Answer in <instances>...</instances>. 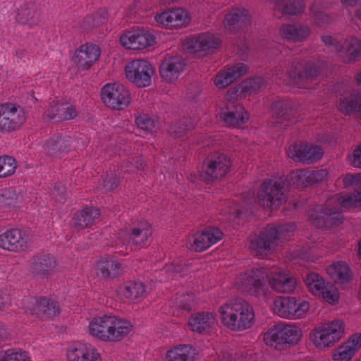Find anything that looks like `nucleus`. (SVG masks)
<instances>
[{
    "instance_id": "09e8293b",
    "label": "nucleus",
    "mask_w": 361,
    "mask_h": 361,
    "mask_svg": "<svg viewBox=\"0 0 361 361\" xmlns=\"http://www.w3.org/2000/svg\"><path fill=\"white\" fill-rule=\"evenodd\" d=\"M17 161L10 156L0 157V178H5L14 173Z\"/></svg>"
},
{
    "instance_id": "473e14b6",
    "label": "nucleus",
    "mask_w": 361,
    "mask_h": 361,
    "mask_svg": "<svg viewBox=\"0 0 361 361\" xmlns=\"http://www.w3.org/2000/svg\"><path fill=\"white\" fill-rule=\"evenodd\" d=\"M249 23L250 16L245 8H233L225 16L224 27L230 32H236Z\"/></svg>"
},
{
    "instance_id": "f03ea898",
    "label": "nucleus",
    "mask_w": 361,
    "mask_h": 361,
    "mask_svg": "<svg viewBox=\"0 0 361 361\" xmlns=\"http://www.w3.org/2000/svg\"><path fill=\"white\" fill-rule=\"evenodd\" d=\"M133 325L127 320L114 315L104 314L93 318L89 323V334L105 342H117L127 336Z\"/></svg>"
},
{
    "instance_id": "58836bf2",
    "label": "nucleus",
    "mask_w": 361,
    "mask_h": 361,
    "mask_svg": "<svg viewBox=\"0 0 361 361\" xmlns=\"http://www.w3.org/2000/svg\"><path fill=\"white\" fill-rule=\"evenodd\" d=\"M44 150L51 157H56L70 148V137L64 135H54L44 145Z\"/></svg>"
},
{
    "instance_id": "37998d69",
    "label": "nucleus",
    "mask_w": 361,
    "mask_h": 361,
    "mask_svg": "<svg viewBox=\"0 0 361 361\" xmlns=\"http://www.w3.org/2000/svg\"><path fill=\"white\" fill-rule=\"evenodd\" d=\"M195 121L190 117H184L178 121L171 124L169 128L171 136L178 138L183 136L186 133L195 127Z\"/></svg>"
},
{
    "instance_id": "cd10ccee",
    "label": "nucleus",
    "mask_w": 361,
    "mask_h": 361,
    "mask_svg": "<svg viewBox=\"0 0 361 361\" xmlns=\"http://www.w3.org/2000/svg\"><path fill=\"white\" fill-rule=\"evenodd\" d=\"M30 314L37 317L45 320L52 318L59 314V304L54 300L40 298L36 299L33 303V307L30 310Z\"/></svg>"
},
{
    "instance_id": "b1692460",
    "label": "nucleus",
    "mask_w": 361,
    "mask_h": 361,
    "mask_svg": "<svg viewBox=\"0 0 361 361\" xmlns=\"http://www.w3.org/2000/svg\"><path fill=\"white\" fill-rule=\"evenodd\" d=\"M44 115L49 120L59 122L75 118L78 116V112L68 102H52L44 112Z\"/></svg>"
},
{
    "instance_id": "f257e3e1",
    "label": "nucleus",
    "mask_w": 361,
    "mask_h": 361,
    "mask_svg": "<svg viewBox=\"0 0 361 361\" xmlns=\"http://www.w3.org/2000/svg\"><path fill=\"white\" fill-rule=\"evenodd\" d=\"M307 171L292 172L288 181L265 180L259 190L257 202L264 208H277L286 200V191L288 185L295 187H305L308 183Z\"/></svg>"
},
{
    "instance_id": "9b49d317",
    "label": "nucleus",
    "mask_w": 361,
    "mask_h": 361,
    "mask_svg": "<svg viewBox=\"0 0 361 361\" xmlns=\"http://www.w3.org/2000/svg\"><path fill=\"white\" fill-rule=\"evenodd\" d=\"M154 73L153 66L145 60H134L126 66V78L140 87L149 86Z\"/></svg>"
},
{
    "instance_id": "e2e57ef3",
    "label": "nucleus",
    "mask_w": 361,
    "mask_h": 361,
    "mask_svg": "<svg viewBox=\"0 0 361 361\" xmlns=\"http://www.w3.org/2000/svg\"><path fill=\"white\" fill-rule=\"evenodd\" d=\"M51 195L56 201L64 202L66 200V188L61 184L56 185L52 190Z\"/></svg>"
},
{
    "instance_id": "2eb2a0df",
    "label": "nucleus",
    "mask_w": 361,
    "mask_h": 361,
    "mask_svg": "<svg viewBox=\"0 0 361 361\" xmlns=\"http://www.w3.org/2000/svg\"><path fill=\"white\" fill-rule=\"evenodd\" d=\"M30 240L27 231L11 228L0 235V247L10 252H20L28 247Z\"/></svg>"
},
{
    "instance_id": "c03bdc74",
    "label": "nucleus",
    "mask_w": 361,
    "mask_h": 361,
    "mask_svg": "<svg viewBox=\"0 0 361 361\" xmlns=\"http://www.w3.org/2000/svg\"><path fill=\"white\" fill-rule=\"evenodd\" d=\"M120 292L126 298L135 300L142 297L146 289L142 282H128L120 288Z\"/></svg>"
},
{
    "instance_id": "1a4fd4ad",
    "label": "nucleus",
    "mask_w": 361,
    "mask_h": 361,
    "mask_svg": "<svg viewBox=\"0 0 361 361\" xmlns=\"http://www.w3.org/2000/svg\"><path fill=\"white\" fill-rule=\"evenodd\" d=\"M334 200H328L324 205L317 206L310 211V220L317 228L331 227L343 222V216L333 203Z\"/></svg>"
},
{
    "instance_id": "a211bd4d",
    "label": "nucleus",
    "mask_w": 361,
    "mask_h": 361,
    "mask_svg": "<svg viewBox=\"0 0 361 361\" xmlns=\"http://www.w3.org/2000/svg\"><path fill=\"white\" fill-rule=\"evenodd\" d=\"M124 234L129 243L142 247L148 244L152 235V228L147 221H140L127 228Z\"/></svg>"
},
{
    "instance_id": "e433bc0d",
    "label": "nucleus",
    "mask_w": 361,
    "mask_h": 361,
    "mask_svg": "<svg viewBox=\"0 0 361 361\" xmlns=\"http://www.w3.org/2000/svg\"><path fill=\"white\" fill-rule=\"evenodd\" d=\"M197 355V350L191 345H178L168 350V361H194Z\"/></svg>"
},
{
    "instance_id": "052dcab7",
    "label": "nucleus",
    "mask_w": 361,
    "mask_h": 361,
    "mask_svg": "<svg viewBox=\"0 0 361 361\" xmlns=\"http://www.w3.org/2000/svg\"><path fill=\"white\" fill-rule=\"evenodd\" d=\"M118 178L114 173L107 174L106 178L103 180L104 188L107 191L115 189L118 185Z\"/></svg>"
},
{
    "instance_id": "a878e982",
    "label": "nucleus",
    "mask_w": 361,
    "mask_h": 361,
    "mask_svg": "<svg viewBox=\"0 0 361 361\" xmlns=\"http://www.w3.org/2000/svg\"><path fill=\"white\" fill-rule=\"evenodd\" d=\"M185 66V63L180 56L166 58L159 68L161 77L167 82H171L178 78Z\"/></svg>"
},
{
    "instance_id": "6e6552de",
    "label": "nucleus",
    "mask_w": 361,
    "mask_h": 361,
    "mask_svg": "<svg viewBox=\"0 0 361 361\" xmlns=\"http://www.w3.org/2000/svg\"><path fill=\"white\" fill-rule=\"evenodd\" d=\"M24 109L16 104H0V133H11L19 130L26 122Z\"/></svg>"
},
{
    "instance_id": "393cba45",
    "label": "nucleus",
    "mask_w": 361,
    "mask_h": 361,
    "mask_svg": "<svg viewBox=\"0 0 361 361\" xmlns=\"http://www.w3.org/2000/svg\"><path fill=\"white\" fill-rule=\"evenodd\" d=\"M267 278L270 286L277 292L289 293L295 288V279L278 269H272Z\"/></svg>"
},
{
    "instance_id": "7c9ffc66",
    "label": "nucleus",
    "mask_w": 361,
    "mask_h": 361,
    "mask_svg": "<svg viewBox=\"0 0 361 361\" xmlns=\"http://www.w3.org/2000/svg\"><path fill=\"white\" fill-rule=\"evenodd\" d=\"M97 276L104 279H114L121 273V264L114 257L105 256L96 262Z\"/></svg>"
},
{
    "instance_id": "f3484780",
    "label": "nucleus",
    "mask_w": 361,
    "mask_h": 361,
    "mask_svg": "<svg viewBox=\"0 0 361 361\" xmlns=\"http://www.w3.org/2000/svg\"><path fill=\"white\" fill-rule=\"evenodd\" d=\"M121 44L128 49H142L155 44L154 35L145 30L128 32L120 37Z\"/></svg>"
},
{
    "instance_id": "a18cd8bd",
    "label": "nucleus",
    "mask_w": 361,
    "mask_h": 361,
    "mask_svg": "<svg viewBox=\"0 0 361 361\" xmlns=\"http://www.w3.org/2000/svg\"><path fill=\"white\" fill-rule=\"evenodd\" d=\"M264 80L260 77L246 79L239 85V88L241 90V93L245 94L257 93L264 88Z\"/></svg>"
},
{
    "instance_id": "603ef678",
    "label": "nucleus",
    "mask_w": 361,
    "mask_h": 361,
    "mask_svg": "<svg viewBox=\"0 0 361 361\" xmlns=\"http://www.w3.org/2000/svg\"><path fill=\"white\" fill-rule=\"evenodd\" d=\"M0 361H30L25 352H17L8 350L0 352Z\"/></svg>"
},
{
    "instance_id": "79ce46f5",
    "label": "nucleus",
    "mask_w": 361,
    "mask_h": 361,
    "mask_svg": "<svg viewBox=\"0 0 361 361\" xmlns=\"http://www.w3.org/2000/svg\"><path fill=\"white\" fill-rule=\"evenodd\" d=\"M341 51L347 57V61L354 63L361 58V41L351 37L341 43Z\"/></svg>"
},
{
    "instance_id": "5fc2aeb1",
    "label": "nucleus",
    "mask_w": 361,
    "mask_h": 361,
    "mask_svg": "<svg viewBox=\"0 0 361 361\" xmlns=\"http://www.w3.org/2000/svg\"><path fill=\"white\" fill-rule=\"evenodd\" d=\"M355 353L353 348L344 343L337 349L334 358L336 361H349Z\"/></svg>"
},
{
    "instance_id": "aec40b11",
    "label": "nucleus",
    "mask_w": 361,
    "mask_h": 361,
    "mask_svg": "<svg viewBox=\"0 0 361 361\" xmlns=\"http://www.w3.org/2000/svg\"><path fill=\"white\" fill-rule=\"evenodd\" d=\"M68 361H102L98 350L89 343H79L67 350Z\"/></svg>"
},
{
    "instance_id": "2f4dec72",
    "label": "nucleus",
    "mask_w": 361,
    "mask_h": 361,
    "mask_svg": "<svg viewBox=\"0 0 361 361\" xmlns=\"http://www.w3.org/2000/svg\"><path fill=\"white\" fill-rule=\"evenodd\" d=\"M216 322V315L212 312H198L188 319L190 329L199 334L208 332Z\"/></svg>"
},
{
    "instance_id": "7ed1b4c3",
    "label": "nucleus",
    "mask_w": 361,
    "mask_h": 361,
    "mask_svg": "<svg viewBox=\"0 0 361 361\" xmlns=\"http://www.w3.org/2000/svg\"><path fill=\"white\" fill-rule=\"evenodd\" d=\"M219 311L223 324L233 331H244L254 324L253 307L243 298L230 300L221 305Z\"/></svg>"
},
{
    "instance_id": "3c124183",
    "label": "nucleus",
    "mask_w": 361,
    "mask_h": 361,
    "mask_svg": "<svg viewBox=\"0 0 361 361\" xmlns=\"http://www.w3.org/2000/svg\"><path fill=\"white\" fill-rule=\"evenodd\" d=\"M135 123L138 128L147 133H152L159 128L158 122L145 114L137 116Z\"/></svg>"
},
{
    "instance_id": "13d9d810",
    "label": "nucleus",
    "mask_w": 361,
    "mask_h": 361,
    "mask_svg": "<svg viewBox=\"0 0 361 361\" xmlns=\"http://www.w3.org/2000/svg\"><path fill=\"white\" fill-rule=\"evenodd\" d=\"M92 27H97L105 23L108 20V12L105 8L97 11L92 17Z\"/></svg>"
},
{
    "instance_id": "72a5a7b5",
    "label": "nucleus",
    "mask_w": 361,
    "mask_h": 361,
    "mask_svg": "<svg viewBox=\"0 0 361 361\" xmlns=\"http://www.w3.org/2000/svg\"><path fill=\"white\" fill-rule=\"evenodd\" d=\"M16 20L22 25H37L40 21V11L35 2H27L23 4L17 11Z\"/></svg>"
},
{
    "instance_id": "4468645a",
    "label": "nucleus",
    "mask_w": 361,
    "mask_h": 361,
    "mask_svg": "<svg viewBox=\"0 0 361 361\" xmlns=\"http://www.w3.org/2000/svg\"><path fill=\"white\" fill-rule=\"evenodd\" d=\"M309 304L306 302L297 303L295 298L279 297L274 303L276 314L283 318L294 319L302 317L309 310Z\"/></svg>"
},
{
    "instance_id": "de8ad7c7",
    "label": "nucleus",
    "mask_w": 361,
    "mask_h": 361,
    "mask_svg": "<svg viewBox=\"0 0 361 361\" xmlns=\"http://www.w3.org/2000/svg\"><path fill=\"white\" fill-rule=\"evenodd\" d=\"M16 192L13 188H4L0 190V207L2 209H9L15 207L18 201Z\"/></svg>"
},
{
    "instance_id": "5701e85b",
    "label": "nucleus",
    "mask_w": 361,
    "mask_h": 361,
    "mask_svg": "<svg viewBox=\"0 0 361 361\" xmlns=\"http://www.w3.org/2000/svg\"><path fill=\"white\" fill-rule=\"evenodd\" d=\"M100 54L98 46L85 44L75 51L74 61L79 68L88 69L99 59Z\"/></svg>"
},
{
    "instance_id": "8fccbe9b",
    "label": "nucleus",
    "mask_w": 361,
    "mask_h": 361,
    "mask_svg": "<svg viewBox=\"0 0 361 361\" xmlns=\"http://www.w3.org/2000/svg\"><path fill=\"white\" fill-rule=\"evenodd\" d=\"M330 200H334L333 203L334 204L340 205L342 207L350 208L360 206L358 197H356V190L353 195H336Z\"/></svg>"
},
{
    "instance_id": "4be33fe9",
    "label": "nucleus",
    "mask_w": 361,
    "mask_h": 361,
    "mask_svg": "<svg viewBox=\"0 0 361 361\" xmlns=\"http://www.w3.org/2000/svg\"><path fill=\"white\" fill-rule=\"evenodd\" d=\"M155 20L158 23L171 29L180 28L189 21L187 12L180 8L157 14L155 16Z\"/></svg>"
},
{
    "instance_id": "6ab92c4d",
    "label": "nucleus",
    "mask_w": 361,
    "mask_h": 361,
    "mask_svg": "<svg viewBox=\"0 0 361 361\" xmlns=\"http://www.w3.org/2000/svg\"><path fill=\"white\" fill-rule=\"evenodd\" d=\"M220 117L226 125L232 127H240L248 120L243 106L231 100L222 109Z\"/></svg>"
},
{
    "instance_id": "49530a36",
    "label": "nucleus",
    "mask_w": 361,
    "mask_h": 361,
    "mask_svg": "<svg viewBox=\"0 0 361 361\" xmlns=\"http://www.w3.org/2000/svg\"><path fill=\"white\" fill-rule=\"evenodd\" d=\"M305 283L309 290L316 296H320L326 285L324 279L316 273L309 274L306 276Z\"/></svg>"
},
{
    "instance_id": "f704fd0d",
    "label": "nucleus",
    "mask_w": 361,
    "mask_h": 361,
    "mask_svg": "<svg viewBox=\"0 0 361 361\" xmlns=\"http://www.w3.org/2000/svg\"><path fill=\"white\" fill-rule=\"evenodd\" d=\"M310 32L309 27L302 24H286L280 29V34L283 39L295 43L305 40Z\"/></svg>"
},
{
    "instance_id": "864d4df0",
    "label": "nucleus",
    "mask_w": 361,
    "mask_h": 361,
    "mask_svg": "<svg viewBox=\"0 0 361 361\" xmlns=\"http://www.w3.org/2000/svg\"><path fill=\"white\" fill-rule=\"evenodd\" d=\"M173 303L177 310L189 312L192 308L194 301L191 295H182L175 298Z\"/></svg>"
},
{
    "instance_id": "c9c22d12",
    "label": "nucleus",
    "mask_w": 361,
    "mask_h": 361,
    "mask_svg": "<svg viewBox=\"0 0 361 361\" xmlns=\"http://www.w3.org/2000/svg\"><path fill=\"white\" fill-rule=\"evenodd\" d=\"M290 105L286 101H276L271 104V123L279 127L285 128L290 123Z\"/></svg>"
},
{
    "instance_id": "412c9836",
    "label": "nucleus",
    "mask_w": 361,
    "mask_h": 361,
    "mask_svg": "<svg viewBox=\"0 0 361 361\" xmlns=\"http://www.w3.org/2000/svg\"><path fill=\"white\" fill-rule=\"evenodd\" d=\"M223 235L219 228H209L194 236L190 249L195 252H202L221 240Z\"/></svg>"
},
{
    "instance_id": "0e129e2a",
    "label": "nucleus",
    "mask_w": 361,
    "mask_h": 361,
    "mask_svg": "<svg viewBox=\"0 0 361 361\" xmlns=\"http://www.w3.org/2000/svg\"><path fill=\"white\" fill-rule=\"evenodd\" d=\"M308 183L312 184L320 182L325 178L327 173L324 170L307 171Z\"/></svg>"
},
{
    "instance_id": "bb28decb",
    "label": "nucleus",
    "mask_w": 361,
    "mask_h": 361,
    "mask_svg": "<svg viewBox=\"0 0 361 361\" xmlns=\"http://www.w3.org/2000/svg\"><path fill=\"white\" fill-rule=\"evenodd\" d=\"M319 72L318 66L312 62H309L302 66L299 62L293 61L290 69L288 71V74L294 82L298 83L314 78L318 75Z\"/></svg>"
},
{
    "instance_id": "bf43d9fd",
    "label": "nucleus",
    "mask_w": 361,
    "mask_h": 361,
    "mask_svg": "<svg viewBox=\"0 0 361 361\" xmlns=\"http://www.w3.org/2000/svg\"><path fill=\"white\" fill-rule=\"evenodd\" d=\"M322 42L330 49L331 51L339 53L341 51V43L338 42L331 35H322L321 37Z\"/></svg>"
},
{
    "instance_id": "4d7b16f0",
    "label": "nucleus",
    "mask_w": 361,
    "mask_h": 361,
    "mask_svg": "<svg viewBox=\"0 0 361 361\" xmlns=\"http://www.w3.org/2000/svg\"><path fill=\"white\" fill-rule=\"evenodd\" d=\"M311 12L315 23L319 27H326L332 21V18L324 11L311 8Z\"/></svg>"
},
{
    "instance_id": "a19ab883",
    "label": "nucleus",
    "mask_w": 361,
    "mask_h": 361,
    "mask_svg": "<svg viewBox=\"0 0 361 361\" xmlns=\"http://www.w3.org/2000/svg\"><path fill=\"white\" fill-rule=\"evenodd\" d=\"M326 272L336 283L349 282L353 279L350 267L343 262H338L329 266L326 268Z\"/></svg>"
},
{
    "instance_id": "ea45409f",
    "label": "nucleus",
    "mask_w": 361,
    "mask_h": 361,
    "mask_svg": "<svg viewBox=\"0 0 361 361\" xmlns=\"http://www.w3.org/2000/svg\"><path fill=\"white\" fill-rule=\"evenodd\" d=\"M274 10L282 15L298 16L305 10L303 0H276Z\"/></svg>"
},
{
    "instance_id": "774afa93",
    "label": "nucleus",
    "mask_w": 361,
    "mask_h": 361,
    "mask_svg": "<svg viewBox=\"0 0 361 361\" xmlns=\"http://www.w3.org/2000/svg\"><path fill=\"white\" fill-rule=\"evenodd\" d=\"M345 344L351 346L355 351L361 346V335L359 334L353 335Z\"/></svg>"
},
{
    "instance_id": "680f3d73",
    "label": "nucleus",
    "mask_w": 361,
    "mask_h": 361,
    "mask_svg": "<svg viewBox=\"0 0 361 361\" xmlns=\"http://www.w3.org/2000/svg\"><path fill=\"white\" fill-rule=\"evenodd\" d=\"M343 183L345 188L350 185H361V173L345 175L343 177Z\"/></svg>"
},
{
    "instance_id": "6e6d98bb",
    "label": "nucleus",
    "mask_w": 361,
    "mask_h": 361,
    "mask_svg": "<svg viewBox=\"0 0 361 361\" xmlns=\"http://www.w3.org/2000/svg\"><path fill=\"white\" fill-rule=\"evenodd\" d=\"M319 297H322L330 304H335L339 298L337 289L329 283L326 285Z\"/></svg>"
},
{
    "instance_id": "423d86ee",
    "label": "nucleus",
    "mask_w": 361,
    "mask_h": 361,
    "mask_svg": "<svg viewBox=\"0 0 361 361\" xmlns=\"http://www.w3.org/2000/svg\"><path fill=\"white\" fill-rule=\"evenodd\" d=\"M230 166V159L227 155L214 152L203 161L200 176L205 182L221 179L228 172Z\"/></svg>"
},
{
    "instance_id": "c756f323",
    "label": "nucleus",
    "mask_w": 361,
    "mask_h": 361,
    "mask_svg": "<svg viewBox=\"0 0 361 361\" xmlns=\"http://www.w3.org/2000/svg\"><path fill=\"white\" fill-rule=\"evenodd\" d=\"M247 71V68L244 63H238L232 67L224 68L216 75L214 80L215 85L219 88L226 87L244 75Z\"/></svg>"
},
{
    "instance_id": "338daca9",
    "label": "nucleus",
    "mask_w": 361,
    "mask_h": 361,
    "mask_svg": "<svg viewBox=\"0 0 361 361\" xmlns=\"http://www.w3.org/2000/svg\"><path fill=\"white\" fill-rule=\"evenodd\" d=\"M11 305L10 295L0 290V312L7 310Z\"/></svg>"
},
{
    "instance_id": "39448f33",
    "label": "nucleus",
    "mask_w": 361,
    "mask_h": 361,
    "mask_svg": "<svg viewBox=\"0 0 361 361\" xmlns=\"http://www.w3.org/2000/svg\"><path fill=\"white\" fill-rule=\"evenodd\" d=\"M268 273L263 267L252 269L240 274L236 278V287L248 295L259 297L265 295V279Z\"/></svg>"
},
{
    "instance_id": "f8f14e48",
    "label": "nucleus",
    "mask_w": 361,
    "mask_h": 361,
    "mask_svg": "<svg viewBox=\"0 0 361 361\" xmlns=\"http://www.w3.org/2000/svg\"><path fill=\"white\" fill-rule=\"evenodd\" d=\"M343 332V322L341 320H334L317 330L312 341L317 348H329L341 338Z\"/></svg>"
},
{
    "instance_id": "dca6fc26",
    "label": "nucleus",
    "mask_w": 361,
    "mask_h": 361,
    "mask_svg": "<svg viewBox=\"0 0 361 361\" xmlns=\"http://www.w3.org/2000/svg\"><path fill=\"white\" fill-rule=\"evenodd\" d=\"M287 154L295 161L311 163L319 160L323 155L319 146L308 143H298L289 147Z\"/></svg>"
},
{
    "instance_id": "0eeeda50",
    "label": "nucleus",
    "mask_w": 361,
    "mask_h": 361,
    "mask_svg": "<svg viewBox=\"0 0 361 361\" xmlns=\"http://www.w3.org/2000/svg\"><path fill=\"white\" fill-rule=\"evenodd\" d=\"M301 336V331L298 326L279 324L264 334V340L267 345L281 349V345L297 343Z\"/></svg>"
},
{
    "instance_id": "69168bd1",
    "label": "nucleus",
    "mask_w": 361,
    "mask_h": 361,
    "mask_svg": "<svg viewBox=\"0 0 361 361\" xmlns=\"http://www.w3.org/2000/svg\"><path fill=\"white\" fill-rule=\"evenodd\" d=\"M350 164L355 167L361 168V145L357 147L350 157Z\"/></svg>"
},
{
    "instance_id": "20e7f679",
    "label": "nucleus",
    "mask_w": 361,
    "mask_h": 361,
    "mask_svg": "<svg viewBox=\"0 0 361 361\" xmlns=\"http://www.w3.org/2000/svg\"><path fill=\"white\" fill-rule=\"evenodd\" d=\"M295 229L293 224L279 226L269 225L250 240V249L255 256L263 257L270 253L280 242L287 240Z\"/></svg>"
},
{
    "instance_id": "ddd939ff",
    "label": "nucleus",
    "mask_w": 361,
    "mask_h": 361,
    "mask_svg": "<svg viewBox=\"0 0 361 361\" xmlns=\"http://www.w3.org/2000/svg\"><path fill=\"white\" fill-rule=\"evenodd\" d=\"M220 44L219 38L212 33L205 32L188 39L184 46L189 53L204 56L215 51Z\"/></svg>"
},
{
    "instance_id": "c85d7f7f",
    "label": "nucleus",
    "mask_w": 361,
    "mask_h": 361,
    "mask_svg": "<svg viewBox=\"0 0 361 361\" xmlns=\"http://www.w3.org/2000/svg\"><path fill=\"white\" fill-rule=\"evenodd\" d=\"M54 258L49 255L33 257L30 264V272L39 277H47L56 267Z\"/></svg>"
},
{
    "instance_id": "9d476101",
    "label": "nucleus",
    "mask_w": 361,
    "mask_h": 361,
    "mask_svg": "<svg viewBox=\"0 0 361 361\" xmlns=\"http://www.w3.org/2000/svg\"><path fill=\"white\" fill-rule=\"evenodd\" d=\"M101 95L105 105L115 110H122L130 102L129 91L120 83L106 84L102 89Z\"/></svg>"
},
{
    "instance_id": "4c0bfd02",
    "label": "nucleus",
    "mask_w": 361,
    "mask_h": 361,
    "mask_svg": "<svg viewBox=\"0 0 361 361\" xmlns=\"http://www.w3.org/2000/svg\"><path fill=\"white\" fill-rule=\"evenodd\" d=\"M99 210L94 207H86L75 214L73 219V226L78 229L90 227L99 217Z\"/></svg>"
}]
</instances>
